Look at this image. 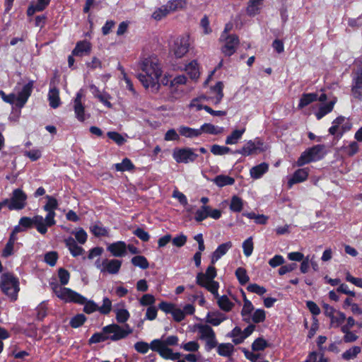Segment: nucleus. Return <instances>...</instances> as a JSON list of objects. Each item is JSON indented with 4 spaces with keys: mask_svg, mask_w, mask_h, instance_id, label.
<instances>
[{
    "mask_svg": "<svg viewBox=\"0 0 362 362\" xmlns=\"http://www.w3.org/2000/svg\"><path fill=\"white\" fill-rule=\"evenodd\" d=\"M335 103H336V101L334 100L332 101H330L329 103H328L326 105H323L320 106L318 111L315 113V116H316L317 119H320L324 116H325L327 114L332 112L334 108V105Z\"/></svg>",
    "mask_w": 362,
    "mask_h": 362,
    "instance_id": "obj_38",
    "label": "nucleus"
},
{
    "mask_svg": "<svg viewBox=\"0 0 362 362\" xmlns=\"http://www.w3.org/2000/svg\"><path fill=\"white\" fill-rule=\"evenodd\" d=\"M216 276V269L213 265L207 267L205 273L199 272L197 275V284L205 288L212 294L217 295L219 284L214 279Z\"/></svg>",
    "mask_w": 362,
    "mask_h": 362,
    "instance_id": "obj_4",
    "label": "nucleus"
},
{
    "mask_svg": "<svg viewBox=\"0 0 362 362\" xmlns=\"http://www.w3.org/2000/svg\"><path fill=\"white\" fill-rule=\"evenodd\" d=\"M216 346L218 354L222 356L229 357L234 351V346L230 343H223Z\"/></svg>",
    "mask_w": 362,
    "mask_h": 362,
    "instance_id": "obj_35",
    "label": "nucleus"
},
{
    "mask_svg": "<svg viewBox=\"0 0 362 362\" xmlns=\"http://www.w3.org/2000/svg\"><path fill=\"white\" fill-rule=\"evenodd\" d=\"M27 195L21 189H16L13 191L7 207L9 210H21L26 206Z\"/></svg>",
    "mask_w": 362,
    "mask_h": 362,
    "instance_id": "obj_11",
    "label": "nucleus"
},
{
    "mask_svg": "<svg viewBox=\"0 0 362 362\" xmlns=\"http://www.w3.org/2000/svg\"><path fill=\"white\" fill-rule=\"evenodd\" d=\"M90 230L96 237L108 236L107 229L104 228L100 222H97L91 225Z\"/></svg>",
    "mask_w": 362,
    "mask_h": 362,
    "instance_id": "obj_37",
    "label": "nucleus"
},
{
    "mask_svg": "<svg viewBox=\"0 0 362 362\" xmlns=\"http://www.w3.org/2000/svg\"><path fill=\"white\" fill-rule=\"evenodd\" d=\"M232 246L233 244L230 241L222 243L218 245L211 255V264H215L222 256L226 255L227 252L232 247Z\"/></svg>",
    "mask_w": 362,
    "mask_h": 362,
    "instance_id": "obj_20",
    "label": "nucleus"
},
{
    "mask_svg": "<svg viewBox=\"0 0 362 362\" xmlns=\"http://www.w3.org/2000/svg\"><path fill=\"white\" fill-rule=\"evenodd\" d=\"M185 71L192 79H196L199 76V71L196 61L191 62L185 67Z\"/></svg>",
    "mask_w": 362,
    "mask_h": 362,
    "instance_id": "obj_44",
    "label": "nucleus"
},
{
    "mask_svg": "<svg viewBox=\"0 0 362 362\" xmlns=\"http://www.w3.org/2000/svg\"><path fill=\"white\" fill-rule=\"evenodd\" d=\"M230 151V148L224 146L214 144L211 147V152L215 156H223L228 153Z\"/></svg>",
    "mask_w": 362,
    "mask_h": 362,
    "instance_id": "obj_53",
    "label": "nucleus"
},
{
    "mask_svg": "<svg viewBox=\"0 0 362 362\" xmlns=\"http://www.w3.org/2000/svg\"><path fill=\"white\" fill-rule=\"evenodd\" d=\"M221 41L224 42V45L221 47V51L226 56L230 57L235 52L237 47L239 45V39L237 35H230Z\"/></svg>",
    "mask_w": 362,
    "mask_h": 362,
    "instance_id": "obj_15",
    "label": "nucleus"
},
{
    "mask_svg": "<svg viewBox=\"0 0 362 362\" xmlns=\"http://www.w3.org/2000/svg\"><path fill=\"white\" fill-rule=\"evenodd\" d=\"M109 251L114 257H123L127 254V245L123 241H117L110 244L107 247Z\"/></svg>",
    "mask_w": 362,
    "mask_h": 362,
    "instance_id": "obj_18",
    "label": "nucleus"
},
{
    "mask_svg": "<svg viewBox=\"0 0 362 362\" xmlns=\"http://www.w3.org/2000/svg\"><path fill=\"white\" fill-rule=\"evenodd\" d=\"M58 276L61 283L60 286L66 285L69 283L70 274L67 270L60 268L58 271Z\"/></svg>",
    "mask_w": 362,
    "mask_h": 362,
    "instance_id": "obj_61",
    "label": "nucleus"
},
{
    "mask_svg": "<svg viewBox=\"0 0 362 362\" xmlns=\"http://www.w3.org/2000/svg\"><path fill=\"white\" fill-rule=\"evenodd\" d=\"M156 301V299L154 296L151 294H145L144 295L141 299L139 300V303L141 305L146 306V305H152L154 304Z\"/></svg>",
    "mask_w": 362,
    "mask_h": 362,
    "instance_id": "obj_63",
    "label": "nucleus"
},
{
    "mask_svg": "<svg viewBox=\"0 0 362 362\" xmlns=\"http://www.w3.org/2000/svg\"><path fill=\"white\" fill-rule=\"evenodd\" d=\"M213 295L217 299V303L221 310L225 312H230L235 306V304L229 300L227 296L223 295L220 296L218 292L217 295Z\"/></svg>",
    "mask_w": 362,
    "mask_h": 362,
    "instance_id": "obj_24",
    "label": "nucleus"
},
{
    "mask_svg": "<svg viewBox=\"0 0 362 362\" xmlns=\"http://www.w3.org/2000/svg\"><path fill=\"white\" fill-rule=\"evenodd\" d=\"M345 320V314L341 312L337 311V313L330 318L331 325L338 327L344 323Z\"/></svg>",
    "mask_w": 362,
    "mask_h": 362,
    "instance_id": "obj_45",
    "label": "nucleus"
},
{
    "mask_svg": "<svg viewBox=\"0 0 362 362\" xmlns=\"http://www.w3.org/2000/svg\"><path fill=\"white\" fill-rule=\"evenodd\" d=\"M344 150L347 155L352 156L358 152V145L356 142L353 141L347 146H344Z\"/></svg>",
    "mask_w": 362,
    "mask_h": 362,
    "instance_id": "obj_64",
    "label": "nucleus"
},
{
    "mask_svg": "<svg viewBox=\"0 0 362 362\" xmlns=\"http://www.w3.org/2000/svg\"><path fill=\"white\" fill-rule=\"evenodd\" d=\"M104 273L106 272L110 274H116L119 272L121 268L122 261L117 259H104Z\"/></svg>",
    "mask_w": 362,
    "mask_h": 362,
    "instance_id": "obj_22",
    "label": "nucleus"
},
{
    "mask_svg": "<svg viewBox=\"0 0 362 362\" xmlns=\"http://www.w3.org/2000/svg\"><path fill=\"white\" fill-rule=\"evenodd\" d=\"M131 262L134 266L138 267L142 269H146L149 267V263L147 259L142 255H136L134 257Z\"/></svg>",
    "mask_w": 362,
    "mask_h": 362,
    "instance_id": "obj_42",
    "label": "nucleus"
},
{
    "mask_svg": "<svg viewBox=\"0 0 362 362\" xmlns=\"http://www.w3.org/2000/svg\"><path fill=\"white\" fill-rule=\"evenodd\" d=\"M243 202L241 198L233 196L231 199L230 209L234 212H240L242 211Z\"/></svg>",
    "mask_w": 362,
    "mask_h": 362,
    "instance_id": "obj_49",
    "label": "nucleus"
},
{
    "mask_svg": "<svg viewBox=\"0 0 362 362\" xmlns=\"http://www.w3.org/2000/svg\"><path fill=\"white\" fill-rule=\"evenodd\" d=\"M227 319L225 314L220 312L209 313L206 315V322L213 326H218Z\"/></svg>",
    "mask_w": 362,
    "mask_h": 362,
    "instance_id": "obj_27",
    "label": "nucleus"
},
{
    "mask_svg": "<svg viewBox=\"0 0 362 362\" xmlns=\"http://www.w3.org/2000/svg\"><path fill=\"white\" fill-rule=\"evenodd\" d=\"M1 291L8 296L12 300L17 299L18 293L20 290L19 282L11 273H4L1 276Z\"/></svg>",
    "mask_w": 362,
    "mask_h": 362,
    "instance_id": "obj_5",
    "label": "nucleus"
},
{
    "mask_svg": "<svg viewBox=\"0 0 362 362\" xmlns=\"http://www.w3.org/2000/svg\"><path fill=\"white\" fill-rule=\"evenodd\" d=\"M141 70L144 74H138V78L146 88H151L156 92L159 88L158 79L162 71L156 58L145 59L141 63Z\"/></svg>",
    "mask_w": 362,
    "mask_h": 362,
    "instance_id": "obj_2",
    "label": "nucleus"
},
{
    "mask_svg": "<svg viewBox=\"0 0 362 362\" xmlns=\"http://www.w3.org/2000/svg\"><path fill=\"white\" fill-rule=\"evenodd\" d=\"M112 310V301L107 297L103 298V305L98 307V311L101 314L107 315Z\"/></svg>",
    "mask_w": 362,
    "mask_h": 362,
    "instance_id": "obj_57",
    "label": "nucleus"
},
{
    "mask_svg": "<svg viewBox=\"0 0 362 362\" xmlns=\"http://www.w3.org/2000/svg\"><path fill=\"white\" fill-rule=\"evenodd\" d=\"M181 348H182L186 351L194 352L198 351L199 349V345L197 341H191L182 344Z\"/></svg>",
    "mask_w": 362,
    "mask_h": 362,
    "instance_id": "obj_62",
    "label": "nucleus"
},
{
    "mask_svg": "<svg viewBox=\"0 0 362 362\" xmlns=\"http://www.w3.org/2000/svg\"><path fill=\"white\" fill-rule=\"evenodd\" d=\"M345 117L342 116H339L337 117L332 122V126L329 129V132L332 135L337 134L339 136V132L341 131L340 129V125L345 121Z\"/></svg>",
    "mask_w": 362,
    "mask_h": 362,
    "instance_id": "obj_41",
    "label": "nucleus"
},
{
    "mask_svg": "<svg viewBox=\"0 0 362 362\" xmlns=\"http://www.w3.org/2000/svg\"><path fill=\"white\" fill-rule=\"evenodd\" d=\"M116 320L119 323H124L129 318V313L126 309H115Z\"/></svg>",
    "mask_w": 362,
    "mask_h": 362,
    "instance_id": "obj_52",
    "label": "nucleus"
},
{
    "mask_svg": "<svg viewBox=\"0 0 362 362\" xmlns=\"http://www.w3.org/2000/svg\"><path fill=\"white\" fill-rule=\"evenodd\" d=\"M51 287L59 298L66 302H73L84 305L83 311L86 313L90 314L98 309V305L93 301H87L85 297L70 288L60 286L57 283L51 284Z\"/></svg>",
    "mask_w": 362,
    "mask_h": 362,
    "instance_id": "obj_3",
    "label": "nucleus"
},
{
    "mask_svg": "<svg viewBox=\"0 0 362 362\" xmlns=\"http://www.w3.org/2000/svg\"><path fill=\"white\" fill-rule=\"evenodd\" d=\"M266 318V313L263 309H257L251 315V321L254 323L263 322Z\"/></svg>",
    "mask_w": 362,
    "mask_h": 362,
    "instance_id": "obj_50",
    "label": "nucleus"
},
{
    "mask_svg": "<svg viewBox=\"0 0 362 362\" xmlns=\"http://www.w3.org/2000/svg\"><path fill=\"white\" fill-rule=\"evenodd\" d=\"M173 156L177 163H188L197 160L198 155L191 148H175Z\"/></svg>",
    "mask_w": 362,
    "mask_h": 362,
    "instance_id": "obj_13",
    "label": "nucleus"
},
{
    "mask_svg": "<svg viewBox=\"0 0 362 362\" xmlns=\"http://www.w3.org/2000/svg\"><path fill=\"white\" fill-rule=\"evenodd\" d=\"M178 132L182 136L187 138L197 137L202 134V130L199 129H192L185 126L180 127Z\"/></svg>",
    "mask_w": 362,
    "mask_h": 362,
    "instance_id": "obj_33",
    "label": "nucleus"
},
{
    "mask_svg": "<svg viewBox=\"0 0 362 362\" xmlns=\"http://www.w3.org/2000/svg\"><path fill=\"white\" fill-rule=\"evenodd\" d=\"M19 225L24 228H29L35 225L37 230L41 234H45L47 231V226L44 221L42 216H35L32 218L29 217H22L19 221Z\"/></svg>",
    "mask_w": 362,
    "mask_h": 362,
    "instance_id": "obj_10",
    "label": "nucleus"
},
{
    "mask_svg": "<svg viewBox=\"0 0 362 362\" xmlns=\"http://www.w3.org/2000/svg\"><path fill=\"white\" fill-rule=\"evenodd\" d=\"M33 81H29L27 84L23 86L21 90L18 92L16 96V105L19 107H23L30 96L33 88Z\"/></svg>",
    "mask_w": 362,
    "mask_h": 362,
    "instance_id": "obj_16",
    "label": "nucleus"
},
{
    "mask_svg": "<svg viewBox=\"0 0 362 362\" xmlns=\"http://www.w3.org/2000/svg\"><path fill=\"white\" fill-rule=\"evenodd\" d=\"M86 320V317L83 314H77L71 318L69 324L73 328H78L82 326Z\"/></svg>",
    "mask_w": 362,
    "mask_h": 362,
    "instance_id": "obj_48",
    "label": "nucleus"
},
{
    "mask_svg": "<svg viewBox=\"0 0 362 362\" xmlns=\"http://www.w3.org/2000/svg\"><path fill=\"white\" fill-rule=\"evenodd\" d=\"M243 248L244 255L246 257H250L252 255L254 248L252 237L248 238L243 242Z\"/></svg>",
    "mask_w": 362,
    "mask_h": 362,
    "instance_id": "obj_58",
    "label": "nucleus"
},
{
    "mask_svg": "<svg viewBox=\"0 0 362 362\" xmlns=\"http://www.w3.org/2000/svg\"><path fill=\"white\" fill-rule=\"evenodd\" d=\"M107 335L103 332V328L102 329L101 332H97L92 335V337L89 339V344H96L102 341H105L106 340H109L107 338Z\"/></svg>",
    "mask_w": 362,
    "mask_h": 362,
    "instance_id": "obj_55",
    "label": "nucleus"
},
{
    "mask_svg": "<svg viewBox=\"0 0 362 362\" xmlns=\"http://www.w3.org/2000/svg\"><path fill=\"white\" fill-rule=\"evenodd\" d=\"M212 181L219 187H223L226 185H232L235 182L234 178L224 175H217Z\"/></svg>",
    "mask_w": 362,
    "mask_h": 362,
    "instance_id": "obj_34",
    "label": "nucleus"
},
{
    "mask_svg": "<svg viewBox=\"0 0 362 362\" xmlns=\"http://www.w3.org/2000/svg\"><path fill=\"white\" fill-rule=\"evenodd\" d=\"M199 130H202V132L211 134H219L223 132V127H216L214 124L209 123L204 124Z\"/></svg>",
    "mask_w": 362,
    "mask_h": 362,
    "instance_id": "obj_40",
    "label": "nucleus"
},
{
    "mask_svg": "<svg viewBox=\"0 0 362 362\" xmlns=\"http://www.w3.org/2000/svg\"><path fill=\"white\" fill-rule=\"evenodd\" d=\"M243 302L244 303L241 310V315L243 321L250 323L251 322V315L254 311V306L251 301L246 298L245 296H244Z\"/></svg>",
    "mask_w": 362,
    "mask_h": 362,
    "instance_id": "obj_25",
    "label": "nucleus"
},
{
    "mask_svg": "<svg viewBox=\"0 0 362 362\" xmlns=\"http://www.w3.org/2000/svg\"><path fill=\"white\" fill-rule=\"evenodd\" d=\"M266 151V146L262 139H255L253 141H248L240 149L236 151L237 153L244 156H248L252 154H258Z\"/></svg>",
    "mask_w": 362,
    "mask_h": 362,
    "instance_id": "obj_9",
    "label": "nucleus"
},
{
    "mask_svg": "<svg viewBox=\"0 0 362 362\" xmlns=\"http://www.w3.org/2000/svg\"><path fill=\"white\" fill-rule=\"evenodd\" d=\"M245 132V128H242L240 129H235L231 132L230 135H228L226 139V144L233 145L236 144L238 141L242 138L243 134Z\"/></svg>",
    "mask_w": 362,
    "mask_h": 362,
    "instance_id": "obj_32",
    "label": "nucleus"
},
{
    "mask_svg": "<svg viewBox=\"0 0 362 362\" xmlns=\"http://www.w3.org/2000/svg\"><path fill=\"white\" fill-rule=\"evenodd\" d=\"M351 90L355 99L362 101V74L354 78Z\"/></svg>",
    "mask_w": 362,
    "mask_h": 362,
    "instance_id": "obj_21",
    "label": "nucleus"
},
{
    "mask_svg": "<svg viewBox=\"0 0 362 362\" xmlns=\"http://www.w3.org/2000/svg\"><path fill=\"white\" fill-rule=\"evenodd\" d=\"M189 45V36H179L174 40L171 50L176 58H182L188 52Z\"/></svg>",
    "mask_w": 362,
    "mask_h": 362,
    "instance_id": "obj_12",
    "label": "nucleus"
},
{
    "mask_svg": "<svg viewBox=\"0 0 362 362\" xmlns=\"http://www.w3.org/2000/svg\"><path fill=\"white\" fill-rule=\"evenodd\" d=\"M198 330L199 339L205 341V349L211 351L217 346L216 334L213 329L208 325L198 324L196 325Z\"/></svg>",
    "mask_w": 362,
    "mask_h": 362,
    "instance_id": "obj_8",
    "label": "nucleus"
},
{
    "mask_svg": "<svg viewBox=\"0 0 362 362\" xmlns=\"http://www.w3.org/2000/svg\"><path fill=\"white\" fill-rule=\"evenodd\" d=\"M83 94L81 92L77 93L74 101V110L76 118L80 122H83L85 117V107L81 102Z\"/></svg>",
    "mask_w": 362,
    "mask_h": 362,
    "instance_id": "obj_17",
    "label": "nucleus"
},
{
    "mask_svg": "<svg viewBox=\"0 0 362 362\" xmlns=\"http://www.w3.org/2000/svg\"><path fill=\"white\" fill-rule=\"evenodd\" d=\"M269 165L267 163H262L250 169V173L252 178L259 179L268 171Z\"/></svg>",
    "mask_w": 362,
    "mask_h": 362,
    "instance_id": "obj_30",
    "label": "nucleus"
},
{
    "mask_svg": "<svg viewBox=\"0 0 362 362\" xmlns=\"http://www.w3.org/2000/svg\"><path fill=\"white\" fill-rule=\"evenodd\" d=\"M309 169L308 168L297 170L292 177L288 181V185L291 187L294 184L305 181L308 176Z\"/></svg>",
    "mask_w": 362,
    "mask_h": 362,
    "instance_id": "obj_23",
    "label": "nucleus"
},
{
    "mask_svg": "<svg viewBox=\"0 0 362 362\" xmlns=\"http://www.w3.org/2000/svg\"><path fill=\"white\" fill-rule=\"evenodd\" d=\"M171 12H173V10L168 2L165 5H163L161 7L157 8L153 13L152 18L156 21H160Z\"/></svg>",
    "mask_w": 362,
    "mask_h": 362,
    "instance_id": "obj_28",
    "label": "nucleus"
},
{
    "mask_svg": "<svg viewBox=\"0 0 362 362\" xmlns=\"http://www.w3.org/2000/svg\"><path fill=\"white\" fill-rule=\"evenodd\" d=\"M361 351V349L358 346H352L351 349L346 350L341 355L343 359L349 361L356 358L358 354Z\"/></svg>",
    "mask_w": 362,
    "mask_h": 362,
    "instance_id": "obj_43",
    "label": "nucleus"
},
{
    "mask_svg": "<svg viewBox=\"0 0 362 362\" xmlns=\"http://www.w3.org/2000/svg\"><path fill=\"white\" fill-rule=\"evenodd\" d=\"M64 242L66 246L74 257L79 256L84 252V250L76 244L74 238L69 237L65 239Z\"/></svg>",
    "mask_w": 362,
    "mask_h": 362,
    "instance_id": "obj_26",
    "label": "nucleus"
},
{
    "mask_svg": "<svg viewBox=\"0 0 362 362\" xmlns=\"http://www.w3.org/2000/svg\"><path fill=\"white\" fill-rule=\"evenodd\" d=\"M58 254L57 252H49L45 255V262L51 267H54L57 261Z\"/></svg>",
    "mask_w": 362,
    "mask_h": 362,
    "instance_id": "obj_60",
    "label": "nucleus"
},
{
    "mask_svg": "<svg viewBox=\"0 0 362 362\" xmlns=\"http://www.w3.org/2000/svg\"><path fill=\"white\" fill-rule=\"evenodd\" d=\"M267 346V341L264 339L259 337L252 343V349L253 351H263Z\"/></svg>",
    "mask_w": 362,
    "mask_h": 362,
    "instance_id": "obj_56",
    "label": "nucleus"
},
{
    "mask_svg": "<svg viewBox=\"0 0 362 362\" xmlns=\"http://www.w3.org/2000/svg\"><path fill=\"white\" fill-rule=\"evenodd\" d=\"M209 206H202L195 213V220L198 222L202 221L209 216Z\"/></svg>",
    "mask_w": 362,
    "mask_h": 362,
    "instance_id": "obj_54",
    "label": "nucleus"
},
{
    "mask_svg": "<svg viewBox=\"0 0 362 362\" xmlns=\"http://www.w3.org/2000/svg\"><path fill=\"white\" fill-rule=\"evenodd\" d=\"M235 276L241 285L246 284L250 280L246 269L243 267H238L236 269Z\"/></svg>",
    "mask_w": 362,
    "mask_h": 362,
    "instance_id": "obj_46",
    "label": "nucleus"
},
{
    "mask_svg": "<svg viewBox=\"0 0 362 362\" xmlns=\"http://www.w3.org/2000/svg\"><path fill=\"white\" fill-rule=\"evenodd\" d=\"M115 168L120 172L131 171L135 168V166L129 158H125L122 163L115 164Z\"/></svg>",
    "mask_w": 362,
    "mask_h": 362,
    "instance_id": "obj_39",
    "label": "nucleus"
},
{
    "mask_svg": "<svg viewBox=\"0 0 362 362\" xmlns=\"http://www.w3.org/2000/svg\"><path fill=\"white\" fill-rule=\"evenodd\" d=\"M325 146L323 144L315 145L304 152L297 160L298 166H303L312 161L322 159L325 155Z\"/></svg>",
    "mask_w": 362,
    "mask_h": 362,
    "instance_id": "obj_6",
    "label": "nucleus"
},
{
    "mask_svg": "<svg viewBox=\"0 0 362 362\" xmlns=\"http://www.w3.org/2000/svg\"><path fill=\"white\" fill-rule=\"evenodd\" d=\"M107 136L114 141L117 145L121 146L124 144L126 139L124 136L116 132H108L107 134Z\"/></svg>",
    "mask_w": 362,
    "mask_h": 362,
    "instance_id": "obj_59",
    "label": "nucleus"
},
{
    "mask_svg": "<svg viewBox=\"0 0 362 362\" xmlns=\"http://www.w3.org/2000/svg\"><path fill=\"white\" fill-rule=\"evenodd\" d=\"M255 329V326L254 325H249L243 331V337L239 338H235L233 339V341L235 344H239L242 343L245 338L250 336Z\"/></svg>",
    "mask_w": 362,
    "mask_h": 362,
    "instance_id": "obj_51",
    "label": "nucleus"
},
{
    "mask_svg": "<svg viewBox=\"0 0 362 362\" xmlns=\"http://www.w3.org/2000/svg\"><path fill=\"white\" fill-rule=\"evenodd\" d=\"M317 100V94L315 93H303L299 100L298 109H303L310 103Z\"/></svg>",
    "mask_w": 362,
    "mask_h": 362,
    "instance_id": "obj_31",
    "label": "nucleus"
},
{
    "mask_svg": "<svg viewBox=\"0 0 362 362\" xmlns=\"http://www.w3.org/2000/svg\"><path fill=\"white\" fill-rule=\"evenodd\" d=\"M262 4H263L255 1L249 0L246 8L247 14L250 16H254L258 14L260 12Z\"/></svg>",
    "mask_w": 362,
    "mask_h": 362,
    "instance_id": "obj_36",
    "label": "nucleus"
},
{
    "mask_svg": "<svg viewBox=\"0 0 362 362\" xmlns=\"http://www.w3.org/2000/svg\"><path fill=\"white\" fill-rule=\"evenodd\" d=\"M46 198L47 199V202L43 206V209L47 212V214L45 218H44V221L47 227H50L56 223V221L54 219L56 214L54 211L58 208V202L55 198L49 195H47Z\"/></svg>",
    "mask_w": 362,
    "mask_h": 362,
    "instance_id": "obj_14",
    "label": "nucleus"
},
{
    "mask_svg": "<svg viewBox=\"0 0 362 362\" xmlns=\"http://www.w3.org/2000/svg\"><path fill=\"white\" fill-rule=\"evenodd\" d=\"M178 337L175 335L168 336L166 338L153 339L150 344L144 341H138L134 344V349L141 354H146L149 349L158 353L163 358L176 361L181 356L179 352H173L169 346H176L178 344Z\"/></svg>",
    "mask_w": 362,
    "mask_h": 362,
    "instance_id": "obj_1",
    "label": "nucleus"
},
{
    "mask_svg": "<svg viewBox=\"0 0 362 362\" xmlns=\"http://www.w3.org/2000/svg\"><path fill=\"white\" fill-rule=\"evenodd\" d=\"M243 215L250 219H255V223L257 224L264 225L267 223L268 217L263 214H256L253 212L244 213Z\"/></svg>",
    "mask_w": 362,
    "mask_h": 362,
    "instance_id": "obj_47",
    "label": "nucleus"
},
{
    "mask_svg": "<svg viewBox=\"0 0 362 362\" xmlns=\"http://www.w3.org/2000/svg\"><path fill=\"white\" fill-rule=\"evenodd\" d=\"M91 44L87 40L79 41L72 51V54L76 57L89 55L91 52Z\"/></svg>",
    "mask_w": 362,
    "mask_h": 362,
    "instance_id": "obj_19",
    "label": "nucleus"
},
{
    "mask_svg": "<svg viewBox=\"0 0 362 362\" xmlns=\"http://www.w3.org/2000/svg\"><path fill=\"white\" fill-rule=\"evenodd\" d=\"M103 332L108 336L109 340L118 341L126 338L133 331L127 324L121 327L117 324L113 323L104 327Z\"/></svg>",
    "mask_w": 362,
    "mask_h": 362,
    "instance_id": "obj_7",
    "label": "nucleus"
},
{
    "mask_svg": "<svg viewBox=\"0 0 362 362\" xmlns=\"http://www.w3.org/2000/svg\"><path fill=\"white\" fill-rule=\"evenodd\" d=\"M48 100L51 107L56 109L60 104L59 91L56 87L52 88L49 90Z\"/></svg>",
    "mask_w": 362,
    "mask_h": 362,
    "instance_id": "obj_29",
    "label": "nucleus"
}]
</instances>
